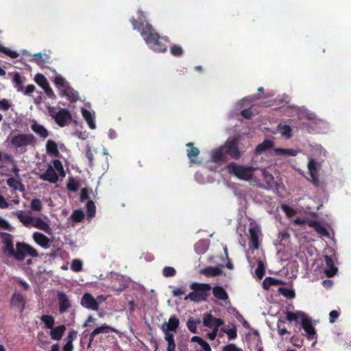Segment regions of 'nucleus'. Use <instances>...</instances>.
<instances>
[{
    "instance_id": "obj_1",
    "label": "nucleus",
    "mask_w": 351,
    "mask_h": 351,
    "mask_svg": "<svg viewBox=\"0 0 351 351\" xmlns=\"http://www.w3.org/2000/svg\"><path fill=\"white\" fill-rule=\"evenodd\" d=\"M139 21L134 19L132 21L134 29L141 31V35L145 40L146 43L155 51L163 52L166 51L167 47L161 45L162 40H159V36L157 33L154 32L150 25L146 23L144 27L143 21V14L138 12Z\"/></svg>"
},
{
    "instance_id": "obj_2",
    "label": "nucleus",
    "mask_w": 351,
    "mask_h": 351,
    "mask_svg": "<svg viewBox=\"0 0 351 351\" xmlns=\"http://www.w3.org/2000/svg\"><path fill=\"white\" fill-rule=\"evenodd\" d=\"M227 169L230 174L235 176L239 180L250 182L252 185L262 184L261 180L258 178L256 168L232 162L227 166Z\"/></svg>"
},
{
    "instance_id": "obj_3",
    "label": "nucleus",
    "mask_w": 351,
    "mask_h": 351,
    "mask_svg": "<svg viewBox=\"0 0 351 351\" xmlns=\"http://www.w3.org/2000/svg\"><path fill=\"white\" fill-rule=\"evenodd\" d=\"M179 324V319L176 315H173L160 326V329L164 334V339L167 343L166 351H176L174 335L177 333Z\"/></svg>"
},
{
    "instance_id": "obj_4",
    "label": "nucleus",
    "mask_w": 351,
    "mask_h": 351,
    "mask_svg": "<svg viewBox=\"0 0 351 351\" xmlns=\"http://www.w3.org/2000/svg\"><path fill=\"white\" fill-rule=\"evenodd\" d=\"M286 319L290 322L293 321H300L308 339L313 340L316 338L315 328L313 326L310 318L304 312L300 311L295 312L287 311Z\"/></svg>"
},
{
    "instance_id": "obj_5",
    "label": "nucleus",
    "mask_w": 351,
    "mask_h": 351,
    "mask_svg": "<svg viewBox=\"0 0 351 351\" xmlns=\"http://www.w3.org/2000/svg\"><path fill=\"white\" fill-rule=\"evenodd\" d=\"M65 173L63 166L59 160H53L52 163L48 165L46 171L40 176V178L51 183L58 182L59 178H64Z\"/></svg>"
},
{
    "instance_id": "obj_6",
    "label": "nucleus",
    "mask_w": 351,
    "mask_h": 351,
    "mask_svg": "<svg viewBox=\"0 0 351 351\" xmlns=\"http://www.w3.org/2000/svg\"><path fill=\"white\" fill-rule=\"evenodd\" d=\"M190 289L193 291L186 295L184 300H190L197 302L206 300L210 290V286L206 283L193 282L190 285Z\"/></svg>"
},
{
    "instance_id": "obj_7",
    "label": "nucleus",
    "mask_w": 351,
    "mask_h": 351,
    "mask_svg": "<svg viewBox=\"0 0 351 351\" xmlns=\"http://www.w3.org/2000/svg\"><path fill=\"white\" fill-rule=\"evenodd\" d=\"M49 114L54 119L60 127L69 124L72 117L70 112L64 108H56L53 106L47 107Z\"/></svg>"
},
{
    "instance_id": "obj_8",
    "label": "nucleus",
    "mask_w": 351,
    "mask_h": 351,
    "mask_svg": "<svg viewBox=\"0 0 351 351\" xmlns=\"http://www.w3.org/2000/svg\"><path fill=\"white\" fill-rule=\"evenodd\" d=\"M16 247V249L14 254V258L16 260H23L27 255L32 257L38 256V252L36 250L28 244L24 243H18Z\"/></svg>"
},
{
    "instance_id": "obj_9",
    "label": "nucleus",
    "mask_w": 351,
    "mask_h": 351,
    "mask_svg": "<svg viewBox=\"0 0 351 351\" xmlns=\"http://www.w3.org/2000/svg\"><path fill=\"white\" fill-rule=\"evenodd\" d=\"M10 140V144L14 147H23L32 143L34 137L29 134H18L12 137L8 138Z\"/></svg>"
},
{
    "instance_id": "obj_10",
    "label": "nucleus",
    "mask_w": 351,
    "mask_h": 351,
    "mask_svg": "<svg viewBox=\"0 0 351 351\" xmlns=\"http://www.w3.org/2000/svg\"><path fill=\"white\" fill-rule=\"evenodd\" d=\"M202 322L204 326L211 330H219V328L224 324L223 319L215 317L211 313L204 314Z\"/></svg>"
},
{
    "instance_id": "obj_11",
    "label": "nucleus",
    "mask_w": 351,
    "mask_h": 351,
    "mask_svg": "<svg viewBox=\"0 0 351 351\" xmlns=\"http://www.w3.org/2000/svg\"><path fill=\"white\" fill-rule=\"evenodd\" d=\"M256 173H258V178L261 180V184H258L257 186L270 188L272 187L274 184V177L269 173L265 169H258L256 170Z\"/></svg>"
},
{
    "instance_id": "obj_12",
    "label": "nucleus",
    "mask_w": 351,
    "mask_h": 351,
    "mask_svg": "<svg viewBox=\"0 0 351 351\" xmlns=\"http://www.w3.org/2000/svg\"><path fill=\"white\" fill-rule=\"evenodd\" d=\"M34 242L44 249L49 248L51 241L41 232H36L32 235Z\"/></svg>"
},
{
    "instance_id": "obj_13",
    "label": "nucleus",
    "mask_w": 351,
    "mask_h": 351,
    "mask_svg": "<svg viewBox=\"0 0 351 351\" xmlns=\"http://www.w3.org/2000/svg\"><path fill=\"white\" fill-rule=\"evenodd\" d=\"M81 304L86 308L97 311V304L95 298L90 293H85L81 300Z\"/></svg>"
},
{
    "instance_id": "obj_14",
    "label": "nucleus",
    "mask_w": 351,
    "mask_h": 351,
    "mask_svg": "<svg viewBox=\"0 0 351 351\" xmlns=\"http://www.w3.org/2000/svg\"><path fill=\"white\" fill-rule=\"evenodd\" d=\"M111 332L118 333V330L110 326L103 324L97 327L90 335V343L93 341L94 338L99 334H107Z\"/></svg>"
},
{
    "instance_id": "obj_15",
    "label": "nucleus",
    "mask_w": 351,
    "mask_h": 351,
    "mask_svg": "<svg viewBox=\"0 0 351 351\" xmlns=\"http://www.w3.org/2000/svg\"><path fill=\"white\" fill-rule=\"evenodd\" d=\"M225 148L227 152L234 159H238L241 154L238 149L236 140H228L227 141Z\"/></svg>"
},
{
    "instance_id": "obj_16",
    "label": "nucleus",
    "mask_w": 351,
    "mask_h": 351,
    "mask_svg": "<svg viewBox=\"0 0 351 351\" xmlns=\"http://www.w3.org/2000/svg\"><path fill=\"white\" fill-rule=\"evenodd\" d=\"M250 246L256 250L258 247L259 235L261 234L260 228L258 227H251L249 230Z\"/></svg>"
},
{
    "instance_id": "obj_17",
    "label": "nucleus",
    "mask_w": 351,
    "mask_h": 351,
    "mask_svg": "<svg viewBox=\"0 0 351 351\" xmlns=\"http://www.w3.org/2000/svg\"><path fill=\"white\" fill-rule=\"evenodd\" d=\"M30 226L43 230L47 233H51V229L49 224L44 221L41 218L38 217H33L32 222Z\"/></svg>"
},
{
    "instance_id": "obj_18",
    "label": "nucleus",
    "mask_w": 351,
    "mask_h": 351,
    "mask_svg": "<svg viewBox=\"0 0 351 351\" xmlns=\"http://www.w3.org/2000/svg\"><path fill=\"white\" fill-rule=\"evenodd\" d=\"M20 222L24 226L29 227L31 226L34 216L29 213H25L23 210H18L14 213Z\"/></svg>"
},
{
    "instance_id": "obj_19",
    "label": "nucleus",
    "mask_w": 351,
    "mask_h": 351,
    "mask_svg": "<svg viewBox=\"0 0 351 351\" xmlns=\"http://www.w3.org/2000/svg\"><path fill=\"white\" fill-rule=\"evenodd\" d=\"M317 163L315 162V160L312 158H309L308 163V169L312 179V182L315 185H317L318 180H317Z\"/></svg>"
},
{
    "instance_id": "obj_20",
    "label": "nucleus",
    "mask_w": 351,
    "mask_h": 351,
    "mask_svg": "<svg viewBox=\"0 0 351 351\" xmlns=\"http://www.w3.org/2000/svg\"><path fill=\"white\" fill-rule=\"evenodd\" d=\"M58 299L59 302V310L60 313L66 311L71 306L68 297L62 292L58 293Z\"/></svg>"
},
{
    "instance_id": "obj_21",
    "label": "nucleus",
    "mask_w": 351,
    "mask_h": 351,
    "mask_svg": "<svg viewBox=\"0 0 351 351\" xmlns=\"http://www.w3.org/2000/svg\"><path fill=\"white\" fill-rule=\"evenodd\" d=\"M307 224L314 228L315 231L322 237H328L329 233L326 228L324 227L320 222L315 220H309L306 221Z\"/></svg>"
},
{
    "instance_id": "obj_22",
    "label": "nucleus",
    "mask_w": 351,
    "mask_h": 351,
    "mask_svg": "<svg viewBox=\"0 0 351 351\" xmlns=\"http://www.w3.org/2000/svg\"><path fill=\"white\" fill-rule=\"evenodd\" d=\"M12 304L18 308L21 313L25 308V300L24 297L20 293H14L11 300Z\"/></svg>"
},
{
    "instance_id": "obj_23",
    "label": "nucleus",
    "mask_w": 351,
    "mask_h": 351,
    "mask_svg": "<svg viewBox=\"0 0 351 351\" xmlns=\"http://www.w3.org/2000/svg\"><path fill=\"white\" fill-rule=\"evenodd\" d=\"M82 114L89 128L92 130L96 128V124L95 123V113L94 112L89 111L86 109L82 108Z\"/></svg>"
},
{
    "instance_id": "obj_24",
    "label": "nucleus",
    "mask_w": 351,
    "mask_h": 351,
    "mask_svg": "<svg viewBox=\"0 0 351 351\" xmlns=\"http://www.w3.org/2000/svg\"><path fill=\"white\" fill-rule=\"evenodd\" d=\"M66 330L64 325H60L53 327L50 330V337L53 340L58 341L61 339Z\"/></svg>"
},
{
    "instance_id": "obj_25",
    "label": "nucleus",
    "mask_w": 351,
    "mask_h": 351,
    "mask_svg": "<svg viewBox=\"0 0 351 351\" xmlns=\"http://www.w3.org/2000/svg\"><path fill=\"white\" fill-rule=\"evenodd\" d=\"M324 258L326 264L324 272L327 276L332 277L337 274V268L335 266L333 261L328 256H325Z\"/></svg>"
},
{
    "instance_id": "obj_26",
    "label": "nucleus",
    "mask_w": 351,
    "mask_h": 351,
    "mask_svg": "<svg viewBox=\"0 0 351 351\" xmlns=\"http://www.w3.org/2000/svg\"><path fill=\"white\" fill-rule=\"evenodd\" d=\"M31 128L36 134L42 138H47L49 135L47 130L43 125L36 121L33 122Z\"/></svg>"
},
{
    "instance_id": "obj_27",
    "label": "nucleus",
    "mask_w": 351,
    "mask_h": 351,
    "mask_svg": "<svg viewBox=\"0 0 351 351\" xmlns=\"http://www.w3.org/2000/svg\"><path fill=\"white\" fill-rule=\"evenodd\" d=\"M46 151L47 153L51 156L58 157L59 156V152L58 149L57 144L52 140H48L46 143Z\"/></svg>"
},
{
    "instance_id": "obj_28",
    "label": "nucleus",
    "mask_w": 351,
    "mask_h": 351,
    "mask_svg": "<svg viewBox=\"0 0 351 351\" xmlns=\"http://www.w3.org/2000/svg\"><path fill=\"white\" fill-rule=\"evenodd\" d=\"M274 153L282 157L295 156L298 154V151L294 149L277 148L274 149Z\"/></svg>"
},
{
    "instance_id": "obj_29",
    "label": "nucleus",
    "mask_w": 351,
    "mask_h": 351,
    "mask_svg": "<svg viewBox=\"0 0 351 351\" xmlns=\"http://www.w3.org/2000/svg\"><path fill=\"white\" fill-rule=\"evenodd\" d=\"M221 273V267H208L201 270V274L208 276H216Z\"/></svg>"
},
{
    "instance_id": "obj_30",
    "label": "nucleus",
    "mask_w": 351,
    "mask_h": 351,
    "mask_svg": "<svg viewBox=\"0 0 351 351\" xmlns=\"http://www.w3.org/2000/svg\"><path fill=\"white\" fill-rule=\"evenodd\" d=\"M213 293L215 298L219 300H226L228 298V295L226 291L221 287L217 286L213 289Z\"/></svg>"
},
{
    "instance_id": "obj_31",
    "label": "nucleus",
    "mask_w": 351,
    "mask_h": 351,
    "mask_svg": "<svg viewBox=\"0 0 351 351\" xmlns=\"http://www.w3.org/2000/svg\"><path fill=\"white\" fill-rule=\"evenodd\" d=\"M7 184L9 186L12 188L13 189L19 191H24V186L21 184V182L16 179V178H9L7 180Z\"/></svg>"
},
{
    "instance_id": "obj_32",
    "label": "nucleus",
    "mask_w": 351,
    "mask_h": 351,
    "mask_svg": "<svg viewBox=\"0 0 351 351\" xmlns=\"http://www.w3.org/2000/svg\"><path fill=\"white\" fill-rule=\"evenodd\" d=\"M186 146L188 147L187 156L189 158L192 162H196L195 158L197 157L199 154L198 149L197 147H193L191 143H187Z\"/></svg>"
},
{
    "instance_id": "obj_33",
    "label": "nucleus",
    "mask_w": 351,
    "mask_h": 351,
    "mask_svg": "<svg viewBox=\"0 0 351 351\" xmlns=\"http://www.w3.org/2000/svg\"><path fill=\"white\" fill-rule=\"evenodd\" d=\"M274 143L270 140H265L262 143L258 145L256 147L255 152L256 154H261L262 152L266 151L267 149L272 147Z\"/></svg>"
},
{
    "instance_id": "obj_34",
    "label": "nucleus",
    "mask_w": 351,
    "mask_h": 351,
    "mask_svg": "<svg viewBox=\"0 0 351 351\" xmlns=\"http://www.w3.org/2000/svg\"><path fill=\"white\" fill-rule=\"evenodd\" d=\"M222 330L228 336L230 339H234L237 337V328L233 324L223 328Z\"/></svg>"
},
{
    "instance_id": "obj_35",
    "label": "nucleus",
    "mask_w": 351,
    "mask_h": 351,
    "mask_svg": "<svg viewBox=\"0 0 351 351\" xmlns=\"http://www.w3.org/2000/svg\"><path fill=\"white\" fill-rule=\"evenodd\" d=\"M281 284V281L274 278L267 277L263 282V287L267 290L273 285H278Z\"/></svg>"
},
{
    "instance_id": "obj_36",
    "label": "nucleus",
    "mask_w": 351,
    "mask_h": 351,
    "mask_svg": "<svg viewBox=\"0 0 351 351\" xmlns=\"http://www.w3.org/2000/svg\"><path fill=\"white\" fill-rule=\"evenodd\" d=\"M40 320L44 323L46 328L51 330L54 327L55 319L52 316L43 315L40 317Z\"/></svg>"
},
{
    "instance_id": "obj_37",
    "label": "nucleus",
    "mask_w": 351,
    "mask_h": 351,
    "mask_svg": "<svg viewBox=\"0 0 351 351\" xmlns=\"http://www.w3.org/2000/svg\"><path fill=\"white\" fill-rule=\"evenodd\" d=\"M62 95L66 96L71 101H75L77 99V93L69 87L63 89Z\"/></svg>"
},
{
    "instance_id": "obj_38",
    "label": "nucleus",
    "mask_w": 351,
    "mask_h": 351,
    "mask_svg": "<svg viewBox=\"0 0 351 351\" xmlns=\"http://www.w3.org/2000/svg\"><path fill=\"white\" fill-rule=\"evenodd\" d=\"M53 82L58 88H62L65 89L68 88L66 80L59 74L56 75Z\"/></svg>"
},
{
    "instance_id": "obj_39",
    "label": "nucleus",
    "mask_w": 351,
    "mask_h": 351,
    "mask_svg": "<svg viewBox=\"0 0 351 351\" xmlns=\"http://www.w3.org/2000/svg\"><path fill=\"white\" fill-rule=\"evenodd\" d=\"M278 131L282 136L285 137L287 138H290L291 136V128L289 126L287 125L280 124L278 126Z\"/></svg>"
},
{
    "instance_id": "obj_40",
    "label": "nucleus",
    "mask_w": 351,
    "mask_h": 351,
    "mask_svg": "<svg viewBox=\"0 0 351 351\" xmlns=\"http://www.w3.org/2000/svg\"><path fill=\"white\" fill-rule=\"evenodd\" d=\"M13 83L14 84V88L18 92H21L23 90V82L19 73H16L14 75Z\"/></svg>"
},
{
    "instance_id": "obj_41",
    "label": "nucleus",
    "mask_w": 351,
    "mask_h": 351,
    "mask_svg": "<svg viewBox=\"0 0 351 351\" xmlns=\"http://www.w3.org/2000/svg\"><path fill=\"white\" fill-rule=\"evenodd\" d=\"M224 154L223 148H218L215 149L211 154V158L213 162H218L223 160Z\"/></svg>"
},
{
    "instance_id": "obj_42",
    "label": "nucleus",
    "mask_w": 351,
    "mask_h": 351,
    "mask_svg": "<svg viewBox=\"0 0 351 351\" xmlns=\"http://www.w3.org/2000/svg\"><path fill=\"white\" fill-rule=\"evenodd\" d=\"M34 80L42 88L49 85L47 78L40 73L36 75Z\"/></svg>"
},
{
    "instance_id": "obj_43",
    "label": "nucleus",
    "mask_w": 351,
    "mask_h": 351,
    "mask_svg": "<svg viewBox=\"0 0 351 351\" xmlns=\"http://www.w3.org/2000/svg\"><path fill=\"white\" fill-rule=\"evenodd\" d=\"M289 235L286 232H281L278 234V237L276 241V245H285V244L288 242Z\"/></svg>"
},
{
    "instance_id": "obj_44",
    "label": "nucleus",
    "mask_w": 351,
    "mask_h": 351,
    "mask_svg": "<svg viewBox=\"0 0 351 351\" xmlns=\"http://www.w3.org/2000/svg\"><path fill=\"white\" fill-rule=\"evenodd\" d=\"M258 264V267L255 270V274L258 279H261L265 275V266L263 261L261 260L256 261Z\"/></svg>"
},
{
    "instance_id": "obj_45",
    "label": "nucleus",
    "mask_w": 351,
    "mask_h": 351,
    "mask_svg": "<svg viewBox=\"0 0 351 351\" xmlns=\"http://www.w3.org/2000/svg\"><path fill=\"white\" fill-rule=\"evenodd\" d=\"M29 207L32 210L39 212L43 208L41 201L38 199H34L31 201Z\"/></svg>"
},
{
    "instance_id": "obj_46",
    "label": "nucleus",
    "mask_w": 351,
    "mask_h": 351,
    "mask_svg": "<svg viewBox=\"0 0 351 351\" xmlns=\"http://www.w3.org/2000/svg\"><path fill=\"white\" fill-rule=\"evenodd\" d=\"M199 323V321H195L193 319H189L187 321L186 326L188 329L192 333H196L197 332V324Z\"/></svg>"
},
{
    "instance_id": "obj_47",
    "label": "nucleus",
    "mask_w": 351,
    "mask_h": 351,
    "mask_svg": "<svg viewBox=\"0 0 351 351\" xmlns=\"http://www.w3.org/2000/svg\"><path fill=\"white\" fill-rule=\"evenodd\" d=\"M71 269L75 272H79L82 269V262L79 259H74L71 265Z\"/></svg>"
},
{
    "instance_id": "obj_48",
    "label": "nucleus",
    "mask_w": 351,
    "mask_h": 351,
    "mask_svg": "<svg viewBox=\"0 0 351 351\" xmlns=\"http://www.w3.org/2000/svg\"><path fill=\"white\" fill-rule=\"evenodd\" d=\"M0 51L3 52V53L8 55L12 58H15L18 57L19 54L17 52L14 51L10 50L8 48H5L1 45H0Z\"/></svg>"
},
{
    "instance_id": "obj_49",
    "label": "nucleus",
    "mask_w": 351,
    "mask_h": 351,
    "mask_svg": "<svg viewBox=\"0 0 351 351\" xmlns=\"http://www.w3.org/2000/svg\"><path fill=\"white\" fill-rule=\"evenodd\" d=\"M44 56H46V54L44 53H35L33 55V60L37 63L38 64H43V63L45 62V60L44 58Z\"/></svg>"
},
{
    "instance_id": "obj_50",
    "label": "nucleus",
    "mask_w": 351,
    "mask_h": 351,
    "mask_svg": "<svg viewBox=\"0 0 351 351\" xmlns=\"http://www.w3.org/2000/svg\"><path fill=\"white\" fill-rule=\"evenodd\" d=\"M87 213L89 217H93L95 213V206L92 201H89L86 204Z\"/></svg>"
},
{
    "instance_id": "obj_51",
    "label": "nucleus",
    "mask_w": 351,
    "mask_h": 351,
    "mask_svg": "<svg viewBox=\"0 0 351 351\" xmlns=\"http://www.w3.org/2000/svg\"><path fill=\"white\" fill-rule=\"evenodd\" d=\"M4 252L7 254L12 255L14 257V254L16 251H14L13 243H7L4 247Z\"/></svg>"
},
{
    "instance_id": "obj_52",
    "label": "nucleus",
    "mask_w": 351,
    "mask_h": 351,
    "mask_svg": "<svg viewBox=\"0 0 351 351\" xmlns=\"http://www.w3.org/2000/svg\"><path fill=\"white\" fill-rule=\"evenodd\" d=\"M163 275L166 277L173 276L176 274V270L171 267H165L162 271Z\"/></svg>"
},
{
    "instance_id": "obj_53",
    "label": "nucleus",
    "mask_w": 351,
    "mask_h": 351,
    "mask_svg": "<svg viewBox=\"0 0 351 351\" xmlns=\"http://www.w3.org/2000/svg\"><path fill=\"white\" fill-rule=\"evenodd\" d=\"M71 217L75 221H80L84 217V213L81 210H75L73 213Z\"/></svg>"
},
{
    "instance_id": "obj_54",
    "label": "nucleus",
    "mask_w": 351,
    "mask_h": 351,
    "mask_svg": "<svg viewBox=\"0 0 351 351\" xmlns=\"http://www.w3.org/2000/svg\"><path fill=\"white\" fill-rule=\"evenodd\" d=\"M171 53L175 56H179L182 54L183 50L182 48L180 46L178 45H173L171 48Z\"/></svg>"
},
{
    "instance_id": "obj_55",
    "label": "nucleus",
    "mask_w": 351,
    "mask_h": 351,
    "mask_svg": "<svg viewBox=\"0 0 351 351\" xmlns=\"http://www.w3.org/2000/svg\"><path fill=\"white\" fill-rule=\"evenodd\" d=\"M11 107V103L9 100L3 99L0 100V110H8Z\"/></svg>"
},
{
    "instance_id": "obj_56",
    "label": "nucleus",
    "mask_w": 351,
    "mask_h": 351,
    "mask_svg": "<svg viewBox=\"0 0 351 351\" xmlns=\"http://www.w3.org/2000/svg\"><path fill=\"white\" fill-rule=\"evenodd\" d=\"M67 187L69 191H75L77 189V183L75 180L71 179L67 184Z\"/></svg>"
},
{
    "instance_id": "obj_57",
    "label": "nucleus",
    "mask_w": 351,
    "mask_h": 351,
    "mask_svg": "<svg viewBox=\"0 0 351 351\" xmlns=\"http://www.w3.org/2000/svg\"><path fill=\"white\" fill-rule=\"evenodd\" d=\"M0 228L5 230H10L12 226L7 220L0 217Z\"/></svg>"
},
{
    "instance_id": "obj_58",
    "label": "nucleus",
    "mask_w": 351,
    "mask_h": 351,
    "mask_svg": "<svg viewBox=\"0 0 351 351\" xmlns=\"http://www.w3.org/2000/svg\"><path fill=\"white\" fill-rule=\"evenodd\" d=\"M282 209L286 213V215L289 217L295 214L294 210L292 209L291 208L289 207L288 206L282 205Z\"/></svg>"
},
{
    "instance_id": "obj_59",
    "label": "nucleus",
    "mask_w": 351,
    "mask_h": 351,
    "mask_svg": "<svg viewBox=\"0 0 351 351\" xmlns=\"http://www.w3.org/2000/svg\"><path fill=\"white\" fill-rule=\"evenodd\" d=\"M77 335V333L76 331H75V330L70 331L66 337V341L73 343V341L76 339Z\"/></svg>"
},
{
    "instance_id": "obj_60",
    "label": "nucleus",
    "mask_w": 351,
    "mask_h": 351,
    "mask_svg": "<svg viewBox=\"0 0 351 351\" xmlns=\"http://www.w3.org/2000/svg\"><path fill=\"white\" fill-rule=\"evenodd\" d=\"M43 89L49 97L52 99H54L56 97V95L49 85L43 88Z\"/></svg>"
},
{
    "instance_id": "obj_61",
    "label": "nucleus",
    "mask_w": 351,
    "mask_h": 351,
    "mask_svg": "<svg viewBox=\"0 0 351 351\" xmlns=\"http://www.w3.org/2000/svg\"><path fill=\"white\" fill-rule=\"evenodd\" d=\"M223 351H243L238 348L234 344H229L223 348Z\"/></svg>"
},
{
    "instance_id": "obj_62",
    "label": "nucleus",
    "mask_w": 351,
    "mask_h": 351,
    "mask_svg": "<svg viewBox=\"0 0 351 351\" xmlns=\"http://www.w3.org/2000/svg\"><path fill=\"white\" fill-rule=\"evenodd\" d=\"M339 313L337 311H330L329 316H330V322L334 323L336 320V319L339 317Z\"/></svg>"
},
{
    "instance_id": "obj_63",
    "label": "nucleus",
    "mask_w": 351,
    "mask_h": 351,
    "mask_svg": "<svg viewBox=\"0 0 351 351\" xmlns=\"http://www.w3.org/2000/svg\"><path fill=\"white\" fill-rule=\"evenodd\" d=\"M96 324V319L94 318L93 316H89L87 319V320L86 321V322L84 324L83 326L84 327H88V326H90L92 325H94Z\"/></svg>"
},
{
    "instance_id": "obj_64",
    "label": "nucleus",
    "mask_w": 351,
    "mask_h": 351,
    "mask_svg": "<svg viewBox=\"0 0 351 351\" xmlns=\"http://www.w3.org/2000/svg\"><path fill=\"white\" fill-rule=\"evenodd\" d=\"M204 351H211L210 345L204 340L199 344Z\"/></svg>"
}]
</instances>
